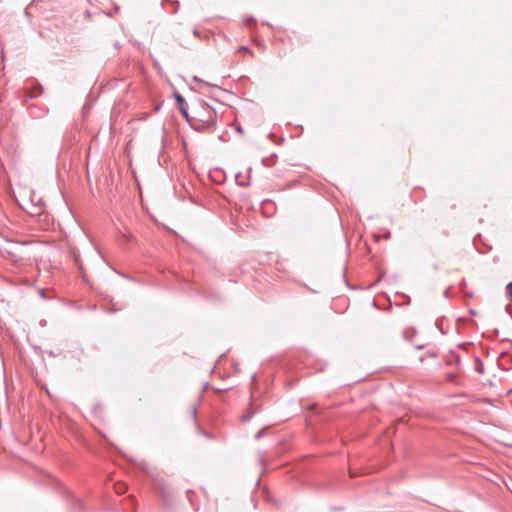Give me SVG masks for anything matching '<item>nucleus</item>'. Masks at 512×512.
Returning <instances> with one entry per match:
<instances>
[{
	"label": "nucleus",
	"mask_w": 512,
	"mask_h": 512,
	"mask_svg": "<svg viewBox=\"0 0 512 512\" xmlns=\"http://www.w3.org/2000/svg\"><path fill=\"white\" fill-rule=\"evenodd\" d=\"M214 123H215V114L209 112L208 119L206 120V125L212 126V125H214Z\"/></svg>",
	"instance_id": "f257e3e1"
},
{
	"label": "nucleus",
	"mask_w": 512,
	"mask_h": 512,
	"mask_svg": "<svg viewBox=\"0 0 512 512\" xmlns=\"http://www.w3.org/2000/svg\"><path fill=\"white\" fill-rule=\"evenodd\" d=\"M506 293L508 298L512 301V282L506 286Z\"/></svg>",
	"instance_id": "f03ea898"
},
{
	"label": "nucleus",
	"mask_w": 512,
	"mask_h": 512,
	"mask_svg": "<svg viewBox=\"0 0 512 512\" xmlns=\"http://www.w3.org/2000/svg\"><path fill=\"white\" fill-rule=\"evenodd\" d=\"M238 52L241 54V55H246V54H249V55H252V53L250 52V50L244 46L240 47L238 49Z\"/></svg>",
	"instance_id": "7ed1b4c3"
},
{
	"label": "nucleus",
	"mask_w": 512,
	"mask_h": 512,
	"mask_svg": "<svg viewBox=\"0 0 512 512\" xmlns=\"http://www.w3.org/2000/svg\"><path fill=\"white\" fill-rule=\"evenodd\" d=\"M122 490H123V489H122V487H119V489H117V492H118V493H121V492H122Z\"/></svg>",
	"instance_id": "20e7f679"
},
{
	"label": "nucleus",
	"mask_w": 512,
	"mask_h": 512,
	"mask_svg": "<svg viewBox=\"0 0 512 512\" xmlns=\"http://www.w3.org/2000/svg\"><path fill=\"white\" fill-rule=\"evenodd\" d=\"M122 490H123V489H122V487H119V489H117V492H118V493H121V492H122Z\"/></svg>",
	"instance_id": "39448f33"
}]
</instances>
